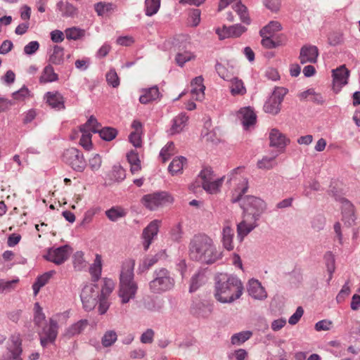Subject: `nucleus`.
<instances>
[{
	"instance_id": "obj_1",
	"label": "nucleus",
	"mask_w": 360,
	"mask_h": 360,
	"mask_svg": "<svg viewBox=\"0 0 360 360\" xmlns=\"http://www.w3.org/2000/svg\"><path fill=\"white\" fill-rule=\"evenodd\" d=\"M188 254L193 261L204 264H212L223 257L222 252L217 248L213 240L205 234L195 235L191 239Z\"/></svg>"
},
{
	"instance_id": "obj_2",
	"label": "nucleus",
	"mask_w": 360,
	"mask_h": 360,
	"mask_svg": "<svg viewBox=\"0 0 360 360\" xmlns=\"http://www.w3.org/2000/svg\"><path fill=\"white\" fill-rule=\"evenodd\" d=\"M243 220L237 225L238 237L242 240L258 224L257 221L266 208V202L261 198L248 195L243 200Z\"/></svg>"
},
{
	"instance_id": "obj_3",
	"label": "nucleus",
	"mask_w": 360,
	"mask_h": 360,
	"mask_svg": "<svg viewBox=\"0 0 360 360\" xmlns=\"http://www.w3.org/2000/svg\"><path fill=\"white\" fill-rule=\"evenodd\" d=\"M240 279L232 275L220 274L216 277L214 297L221 303H232L243 294Z\"/></svg>"
},
{
	"instance_id": "obj_4",
	"label": "nucleus",
	"mask_w": 360,
	"mask_h": 360,
	"mask_svg": "<svg viewBox=\"0 0 360 360\" xmlns=\"http://www.w3.org/2000/svg\"><path fill=\"white\" fill-rule=\"evenodd\" d=\"M134 267L133 261H127L122 266L118 291L122 304H127L134 300L138 290V285L134 280Z\"/></svg>"
},
{
	"instance_id": "obj_5",
	"label": "nucleus",
	"mask_w": 360,
	"mask_h": 360,
	"mask_svg": "<svg viewBox=\"0 0 360 360\" xmlns=\"http://www.w3.org/2000/svg\"><path fill=\"white\" fill-rule=\"evenodd\" d=\"M175 284L174 278L165 268L155 270L153 279L149 283V289L153 293L160 294L171 290Z\"/></svg>"
},
{
	"instance_id": "obj_6",
	"label": "nucleus",
	"mask_w": 360,
	"mask_h": 360,
	"mask_svg": "<svg viewBox=\"0 0 360 360\" xmlns=\"http://www.w3.org/2000/svg\"><path fill=\"white\" fill-rule=\"evenodd\" d=\"M70 312L65 311L60 314H57L55 319L51 318L49 320V327L43 329V333L40 338V342L43 347H45L49 343L54 342L58 335V321L66 320L69 318Z\"/></svg>"
},
{
	"instance_id": "obj_7",
	"label": "nucleus",
	"mask_w": 360,
	"mask_h": 360,
	"mask_svg": "<svg viewBox=\"0 0 360 360\" xmlns=\"http://www.w3.org/2000/svg\"><path fill=\"white\" fill-rule=\"evenodd\" d=\"M63 160L75 172H83L86 167L83 153L76 148L66 149L63 154Z\"/></svg>"
},
{
	"instance_id": "obj_8",
	"label": "nucleus",
	"mask_w": 360,
	"mask_h": 360,
	"mask_svg": "<svg viewBox=\"0 0 360 360\" xmlns=\"http://www.w3.org/2000/svg\"><path fill=\"white\" fill-rule=\"evenodd\" d=\"M98 127H101V124L93 115L89 118L85 124L80 126L79 131L82 136L79 144L86 150L91 149L92 146L91 132L97 133Z\"/></svg>"
},
{
	"instance_id": "obj_9",
	"label": "nucleus",
	"mask_w": 360,
	"mask_h": 360,
	"mask_svg": "<svg viewBox=\"0 0 360 360\" xmlns=\"http://www.w3.org/2000/svg\"><path fill=\"white\" fill-rule=\"evenodd\" d=\"M80 297L86 311L94 309L100 297L98 286L92 283L86 285L82 290Z\"/></svg>"
},
{
	"instance_id": "obj_10",
	"label": "nucleus",
	"mask_w": 360,
	"mask_h": 360,
	"mask_svg": "<svg viewBox=\"0 0 360 360\" xmlns=\"http://www.w3.org/2000/svg\"><path fill=\"white\" fill-rule=\"evenodd\" d=\"M72 249L68 245H65L57 248H50L44 257L56 265L63 264L70 257Z\"/></svg>"
},
{
	"instance_id": "obj_11",
	"label": "nucleus",
	"mask_w": 360,
	"mask_h": 360,
	"mask_svg": "<svg viewBox=\"0 0 360 360\" xmlns=\"http://www.w3.org/2000/svg\"><path fill=\"white\" fill-rule=\"evenodd\" d=\"M141 201L148 209L153 210L167 202H171L172 198L166 192H157L145 195Z\"/></svg>"
},
{
	"instance_id": "obj_12",
	"label": "nucleus",
	"mask_w": 360,
	"mask_h": 360,
	"mask_svg": "<svg viewBox=\"0 0 360 360\" xmlns=\"http://www.w3.org/2000/svg\"><path fill=\"white\" fill-rule=\"evenodd\" d=\"M10 342L1 360H22L20 357L22 350L20 335L18 334L13 335L10 338Z\"/></svg>"
},
{
	"instance_id": "obj_13",
	"label": "nucleus",
	"mask_w": 360,
	"mask_h": 360,
	"mask_svg": "<svg viewBox=\"0 0 360 360\" xmlns=\"http://www.w3.org/2000/svg\"><path fill=\"white\" fill-rule=\"evenodd\" d=\"M285 94L281 91H272L264 105V110L266 113L276 115L281 110V104L283 100Z\"/></svg>"
},
{
	"instance_id": "obj_14",
	"label": "nucleus",
	"mask_w": 360,
	"mask_h": 360,
	"mask_svg": "<svg viewBox=\"0 0 360 360\" xmlns=\"http://www.w3.org/2000/svg\"><path fill=\"white\" fill-rule=\"evenodd\" d=\"M319 49L316 46L304 45L300 51L299 60L300 63H315L319 56Z\"/></svg>"
},
{
	"instance_id": "obj_15",
	"label": "nucleus",
	"mask_w": 360,
	"mask_h": 360,
	"mask_svg": "<svg viewBox=\"0 0 360 360\" xmlns=\"http://www.w3.org/2000/svg\"><path fill=\"white\" fill-rule=\"evenodd\" d=\"M339 200L341 203L342 221L348 226H351L356 219L354 205L346 198H341Z\"/></svg>"
},
{
	"instance_id": "obj_16",
	"label": "nucleus",
	"mask_w": 360,
	"mask_h": 360,
	"mask_svg": "<svg viewBox=\"0 0 360 360\" xmlns=\"http://www.w3.org/2000/svg\"><path fill=\"white\" fill-rule=\"evenodd\" d=\"M269 145L284 151L286 146L290 143V139L277 129H272L269 133Z\"/></svg>"
},
{
	"instance_id": "obj_17",
	"label": "nucleus",
	"mask_w": 360,
	"mask_h": 360,
	"mask_svg": "<svg viewBox=\"0 0 360 360\" xmlns=\"http://www.w3.org/2000/svg\"><path fill=\"white\" fill-rule=\"evenodd\" d=\"M238 116L245 129L255 125L257 121V115L250 107L241 108Z\"/></svg>"
},
{
	"instance_id": "obj_18",
	"label": "nucleus",
	"mask_w": 360,
	"mask_h": 360,
	"mask_svg": "<svg viewBox=\"0 0 360 360\" xmlns=\"http://www.w3.org/2000/svg\"><path fill=\"white\" fill-rule=\"evenodd\" d=\"M159 229L158 221L154 220L151 221L143 231V245L145 250L149 248L153 238L158 234Z\"/></svg>"
},
{
	"instance_id": "obj_19",
	"label": "nucleus",
	"mask_w": 360,
	"mask_h": 360,
	"mask_svg": "<svg viewBox=\"0 0 360 360\" xmlns=\"http://www.w3.org/2000/svg\"><path fill=\"white\" fill-rule=\"evenodd\" d=\"M248 292L250 296L255 300H262L266 298L267 293L260 282L251 279L248 282Z\"/></svg>"
},
{
	"instance_id": "obj_20",
	"label": "nucleus",
	"mask_w": 360,
	"mask_h": 360,
	"mask_svg": "<svg viewBox=\"0 0 360 360\" xmlns=\"http://www.w3.org/2000/svg\"><path fill=\"white\" fill-rule=\"evenodd\" d=\"M185 44L179 45L175 56V61L180 67H183L186 62L195 60L196 57L193 53L185 50Z\"/></svg>"
},
{
	"instance_id": "obj_21",
	"label": "nucleus",
	"mask_w": 360,
	"mask_h": 360,
	"mask_svg": "<svg viewBox=\"0 0 360 360\" xmlns=\"http://www.w3.org/2000/svg\"><path fill=\"white\" fill-rule=\"evenodd\" d=\"M45 99L52 108L58 110L65 108L64 98L58 91H48Z\"/></svg>"
},
{
	"instance_id": "obj_22",
	"label": "nucleus",
	"mask_w": 360,
	"mask_h": 360,
	"mask_svg": "<svg viewBox=\"0 0 360 360\" xmlns=\"http://www.w3.org/2000/svg\"><path fill=\"white\" fill-rule=\"evenodd\" d=\"M333 86L336 88H342L347 83L349 71L344 66L333 71Z\"/></svg>"
},
{
	"instance_id": "obj_23",
	"label": "nucleus",
	"mask_w": 360,
	"mask_h": 360,
	"mask_svg": "<svg viewBox=\"0 0 360 360\" xmlns=\"http://www.w3.org/2000/svg\"><path fill=\"white\" fill-rule=\"evenodd\" d=\"M222 238H221V243L223 245V247L231 251L233 250L234 245L233 243V237H234V231L233 229L229 225H226L224 226L222 229Z\"/></svg>"
},
{
	"instance_id": "obj_24",
	"label": "nucleus",
	"mask_w": 360,
	"mask_h": 360,
	"mask_svg": "<svg viewBox=\"0 0 360 360\" xmlns=\"http://www.w3.org/2000/svg\"><path fill=\"white\" fill-rule=\"evenodd\" d=\"M88 325V320L81 319L68 327L66 329L64 335L70 338L75 335H79L84 330Z\"/></svg>"
},
{
	"instance_id": "obj_25",
	"label": "nucleus",
	"mask_w": 360,
	"mask_h": 360,
	"mask_svg": "<svg viewBox=\"0 0 360 360\" xmlns=\"http://www.w3.org/2000/svg\"><path fill=\"white\" fill-rule=\"evenodd\" d=\"M56 6L63 17H73L77 14V8L68 1H60Z\"/></svg>"
},
{
	"instance_id": "obj_26",
	"label": "nucleus",
	"mask_w": 360,
	"mask_h": 360,
	"mask_svg": "<svg viewBox=\"0 0 360 360\" xmlns=\"http://www.w3.org/2000/svg\"><path fill=\"white\" fill-rule=\"evenodd\" d=\"M193 312L198 317L207 318L212 314V308L203 302H198L193 307Z\"/></svg>"
},
{
	"instance_id": "obj_27",
	"label": "nucleus",
	"mask_w": 360,
	"mask_h": 360,
	"mask_svg": "<svg viewBox=\"0 0 360 360\" xmlns=\"http://www.w3.org/2000/svg\"><path fill=\"white\" fill-rule=\"evenodd\" d=\"M224 179L225 176H224L217 180H211L206 184H202V187L205 191L210 194L217 193L220 190V187L221 186Z\"/></svg>"
},
{
	"instance_id": "obj_28",
	"label": "nucleus",
	"mask_w": 360,
	"mask_h": 360,
	"mask_svg": "<svg viewBox=\"0 0 360 360\" xmlns=\"http://www.w3.org/2000/svg\"><path fill=\"white\" fill-rule=\"evenodd\" d=\"M54 273V271H51L44 274L43 275L39 276L37 278V281L32 285L34 295H37L38 294L39 291L40 290V288L44 286L48 283V281L52 277Z\"/></svg>"
},
{
	"instance_id": "obj_29",
	"label": "nucleus",
	"mask_w": 360,
	"mask_h": 360,
	"mask_svg": "<svg viewBox=\"0 0 360 360\" xmlns=\"http://www.w3.org/2000/svg\"><path fill=\"white\" fill-rule=\"evenodd\" d=\"M127 158L129 163L130 164V170L132 174H135L141 169V161L136 152L134 150H131L127 153Z\"/></svg>"
},
{
	"instance_id": "obj_30",
	"label": "nucleus",
	"mask_w": 360,
	"mask_h": 360,
	"mask_svg": "<svg viewBox=\"0 0 360 360\" xmlns=\"http://www.w3.org/2000/svg\"><path fill=\"white\" fill-rule=\"evenodd\" d=\"M89 271L92 276L93 281H97L101 277L102 271L101 257L99 255H96V259L91 266Z\"/></svg>"
},
{
	"instance_id": "obj_31",
	"label": "nucleus",
	"mask_w": 360,
	"mask_h": 360,
	"mask_svg": "<svg viewBox=\"0 0 360 360\" xmlns=\"http://www.w3.org/2000/svg\"><path fill=\"white\" fill-rule=\"evenodd\" d=\"M186 162V159L183 156L174 158L169 165L168 169L169 172H171L172 175L181 173Z\"/></svg>"
},
{
	"instance_id": "obj_32",
	"label": "nucleus",
	"mask_w": 360,
	"mask_h": 360,
	"mask_svg": "<svg viewBox=\"0 0 360 360\" xmlns=\"http://www.w3.org/2000/svg\"><path fill=\"white\" fill-rule=\"evenodd\" d=\"M64 60V49L63 48L55 46L53 49L52 53L49 56V61L55 65H60Z\"/></svg>"
},
{
	"instance_id": "obj_33",
	"label": "nucleus",
	"mask_w": 360,
	"mask_h": 360,
	"mask_svg": "<svg viewBox=\"0 0 360 360\" xmlns=\"http://www.w3.org/2000/svg\"><path fill=\"white\" fill-rule=\"evenodd\" d=\"M188 121V116L186 114L181 113L176 116L173 120V124L171 128L172 134L180 132L184 127Z\"/></svg>"
},
{
	"instance_id": "obj_34",
	"label": "nucleus",
	"mask_w": 360,
	"mask_h": 360,
	"mask_svg": "<svg viewBox=\"0 0 360 360\" xmlns=\"http://www.w3.org/2000/svg\"><path fill=\"white\" fill-rule=\"evenodd\" d=\"M252 335V333L250 330H245L235 333L231 338V344L234 345H240L249 340Z\"/></svg>"
},
{
	"instance_id": "obj_35",
	"label": "nucleus",
	"mask_w": 360,
	"mask_h": 360,
	"mask_svg": "<svg viewBox=\"0 0 360 360\" xmlns=\"http://www.w3.org/2000/svg\"><path fill=\"white\" fill-rule=\"evenodd\" d=\"M281 25L277 21H271L267 25L264 27L259 32L261 36L266 34L274 37L276 32L281 30Z\"/></svg>"
},
{
	"instance_id": "obj_36",
	"label": "nucleus",
	"mask_w": 360,
	"mask_h": 360,
	"mask_svg": "<svg viewBox=\"0 0 360 360\" xmlns=\"http://www.w3.org/2000/svg\"><path fill=\"white\" fill-rule=\"evenodd\" d=\"M97 133L99 134L100 137L102 139L107 141H110L116 137L117 134V131L116 129L113 127H106L100 129V127H98Z\"/></svg>"
},
{
	"instance_id": "obj_37",
	"label": "nucleus",
	"mask_w": 360,
	"mask_h": 360,
	"mask_svg": "<svg viewBox=\"0 0 360 360\" xmlns=\"http://www.w3.org/2000/svg\"><path fill=\"white\" fill-rule=\"evenodd\" d=\"M105 215L112 221H116L118 219L126 215L124 210L120 207H113L105 211Z\"/></svg>"
},
{
	"instance_id": "obj_38",
	"label": "nucleus",
	"mask_w": 360,
	"mask_h": 360,
	"mask_svg": "<svg viewBox=\"0 0 360 360\" xmlns=\"http://www.w3.org/2000/svg\"><path fill=\"white\" fill-rule=\"evenodd\" d=\"M57 77L53 68L51 65H47L44 68L39 80L41 83H46L55 81L57 79Z\"/></svg>"
},
{
	"instance_id": "obj_39",
	"label": "nucleus",
	"mask_w": 360,
	"mask_h": 360,
	"mask_svg": "<svg viewBox=\"0 0 360 360\" xmlns=\"http://www.w3.org/2000/svg\"><path fill=\"white\" fill-rule=\"evenodd\" d=\"M160 6V0H146V15L152 16L157 13Z\"/></svg>"
},
{
	"instance_id": "obj_40",
	"label": "nucleus",
	"mask_w": 360,
	"mask_h": 360,
	"mask_svg": "<svg viewBox=\"0 0 360 360\" xmlns=\"http://www.w3.org/2000/svg\"><path fill=\"white\" fill-rule=\"evenodd\" d=\"M160 91H144V94L139 97V101L142 104H148L158 101L160 98Z\"/></svg>"
},
{
	"instance_id": "obj_41",
	"label": "nucleus",
	"mask_w": 360,
	"mask_h": 360,
	"mask_svg": "<svg viewBox=\"0 0 360 360\" xmlns=\"http://www.w3.org/2000/svg\"><path fill=\"white\" fill-rule=\"evenodd\" d=\"M117 339V333L113 330H107L102 339H101V343L103 347H108L112 345Z\"/></svg>"
},
{
	"instance_id": "obj_42",
	"label": "nucleus",
	"mask_w": 360,
	"mask_h": 360,
	"mask_svg": "<svg viewBox=\"0 0 360 360\" xmlns=\"http://www.w3.org/2000/svg\"><path fill=\"white\" fill-rule=\"evenodd\" d=\"M68 39L77 40L84 36L85 31L80 28L72 27L65 30Z\"/></svg>"
},
{
	"instance_id": "obj_43",
	"label": "nucleus",
	"mask_w": 360,
	"mask_h": 360,
	"mask_svg": "<svg viewBox=\"0 0 360 360\" xmlns=\"http://www.w3.org/2000/svg\"><path fill=\"white\" fill-rule=\"evenodd\" d=\"M275 159L276 156L271 158L266 156L264 157L257 162V167L262 169H271L277 165Z\"/></svg>"
},
{
	"instance_id": "obj_44",
	"label": "nucleus",
	"mask_w": 360,
	"mask_h": 360,
	"mask_svg": "<svg viewBox=\"0 0 360 360\" xmlns=\"http://www.w3.org/2000/svg\"><path fill=\"white\" fill-rule=\"evenodd\" d=\"M233 8L240 16L241 21L246 24H250V20L247 13V8L244 5L238 3L233 6Z\"/></svg>"
},
{
	"instance_id": "obj_45",
	"label": "nucleus",
	"mask_w": 360,
	"mask_h": 360,
	"mask_svg": "<svg viewBox=\"0 0 360 360\" xmlns=\"http://www.w3.org/2000/svg\"><path fill=\"white\" fill-rule=\"evenodd\" d=\"M238 186L236 188V191L238 193V195L236 199L233 200V202L240 200L242 195L247 192L248 188V180L247 178L240 176Z\"/></svg>"
},
{
	"instance_id": "obj_46",
	"label": "nucleus",
	"mask_w": 360,
	"mask_h": 360,
	"mask_svg": "<svg viewBox=\"0 0 360 360\" xmlns=\"http://www.w3.org/2000/svg\"><path fill=\"white\" fill-rule=\"evenodd\" d=\"M106 81L108 84L112 88L118 87L120 84V79L116 72V71L113 69L110 70L106 73Z\"/></svg>"
},
{
	"instance_id": "obj_47",
	"label": "nucleus",
	"mask_w": 360,
	"mask_h": 360,
	"mask_svg": "<svg viewBox=\"0 0 360 360\" xmlns=\"http://www.w3.org/2000/svg\"><path fill=\"white\" fill-rule=\"evenodd\" d=\"M102 165V158L100 155L94 154L89 160V167L91 170L96 172L99 170Z\"/></svg>"
},
{
	"instance_id": "obj_48",
	"label": "nucleus",
	"mask_w": 360,
	"mask_h": 360,
	"mask_svg": "<svg viewBox=\"0 0 360 360\" xmlns=\"http://www.w3.org/2000/svg\"><path fill=\"white\" fill-rule=\"evenodd\" d=\"M174 153V144L173 142H169L165 147H164L160 153V156L162 159V162H165L169 156Z\"/></svg>"
},
{
	"instance_id": "obj_49",
	"label": "nucleus",
	"mask_w": 360,
	"mask_h": 360,
	"mask_svg": "<svg viewBox=\"0 0 360 360\" xmlns=\"http://www.w3.org/2000/svg\"><path fill=\"white\" fill-rule=\"evenodd\" d=\"M214 176V175L213 171L211 168L209 167L204 168L198 174V179L202 181V184H206L208 181L213 180Z\"/></svg>"
},
{
	"instance_id": "obj_50",
	"label": "nucleus",
	"mask_w": 360,
	"mask_h": 360,
	"mask_svg": "<svg viewBox=\"0 0 360 360\" xmlns=\"http://www.w3.org/2000/svg\"><path fill=\"white\" fill-rule=\"evenodd\" d=\"M45 320V315L42 312V309L38 302L34 304V321L37 326H40L41 323Z\"/></svg>"
},
{
	"instance_id": "obj_51",
	"label": "nucleus",
	"mask_w": 360,
	"mask_h": 360,
	"mask_svg": "<svg viewBox=\"0 0 360 360\" xmlns=\"http://www.w3.org/2000/svg\"><path fill=\"white\" fill-rule=\"evenodd\" d=\"M191 90H205L204 78L202 76H198L193 78L190 83Z\"/></svg>"
},
{
	"instance_id": "obj_52",
	"label": "nucleus",
	"mask_w": 360,
	"mask_h": 360,
	"mask_svg": "<svg viewBox=\"0 0 360 360\" xmlns=\"http://www.w3.org/2000/svg\"><path fill=\"white\" fill-rule=\"evenodd\" d=\"M325 259L326 262V266L328 269V271L330 274V276L333 274V273L335 271V258L331 252H328L326 253Z\"/></svg>"
},
{
	"instance_id": "obj_53",
	"label": "nucleus",
	"mask_w": 360,
	"mask_h": 360,
	"mask_svg": "<svg viewBox=\"0 0 360 360\" xmlns=\"http://www.w3.org/2000/svg\"><path fill=\"white\" fill-rule=\"evenodd\" d=\"M262 37V45L266 49H273L279 45L278 42L275 41L272 37L268 34L266 36H261Z\"/></svg>"
},
{
	"instance_id": "obj_54",
	"label": "nucleus",
	"mask_w": 360,
	"mask_h": 360,
	"mask_svg": "<svg viewBox=\"0 0 360 360\" xmlns=\"http://www.w3.org/2000/svg\"><path fill=\"white\" fill-rule=\"evenodd\" d=\"M114 288V283L111 279L105 278L104 284L101 290V296L105 297L109 295Z\"/></svg>"
},
{
	"instance_id": "obj_55",
	"label": "nucleus",
	"mask_w": 360,
	"mask_h": 360,
	"mask_svg": "<svg viewBox=\"0 0 360 360\" xmlns=\"http://www.w3.org/2000/svg\"><path fill=\"white\" fill-rule=\"evenodd\" d=\"M73 264L75 268H77L78 269H80L84 266V259L82 252L79 251L75 253L73 255Z\"/></svg>"
},
{
	"instance_id": "obj_56",
	"label": "nucleus",
	"mask_w": 360,
	"mask_h": 360,
	"mask_svg": "<svg viewBox=\"0 0 360 360\" xmlns=\"http://www.w3.org/2000/svg\"><path fill=\"white\" fill-rule=\"evenodd\" d=\"M216 34L219 36V39L231 37V26L226 27L224 25L222 27H218L215 30Z\"/></svg>"
},
{
	"instance_id": "obj_57",
	"label": "nucleus",
	"mask_w": 360,
	"mask_h": 360,
	"mask_svg": "<svg viewBox=\"0 0 360 360\" xmlns=\"http://www.w3.org/2000/svg\"><path fill=\"white\" fill-rule=\"evenodd\" d=\"M129 140L134 147L139 148L141 146V138L139 131L131 132L129 134Z\"/></svg>"
},
{
	"instance_id": "obj_58",
	"label": "nucleus",
	"mask_w": 360,
	"mask_h": 360,
	"mask_svg": "<svg viewBox=\"0 0 360 360\" xmlns=\"http://www.w3.org/2000/svg\"><path fill=\"white\" fill-rule=\"evenodd\" d=\"M247 28L245 26H243L239 24H236L231 26V37H239L242 35L245 32H246Z\"/></svg>"
},
{
	"instance_id": "obj_59",
	"label": "nucleus",
	"mask_w": 360,
	"mask_h": 360,
	"mask_svg": "<svg viewBox=\"0 0 360 360\" xmlns=\"http://www.w3.org/2000/svg\"><path fill=\"white\" fill-rule=\"evenodd\" d=\"M39 48V44L37 41H32L28 43L24 47V52L27 55H32Z\"/></svg>"
},
{
	"instance_id": "obj_60",
	"label": "nucleus",
	"mask_w": 360,
	"mask_h": 360,
	"mask_svg": "<svg viewBox=\"0 0 360 360\" xmlns=\"http://www.w3.org/2000/svg\"><path fill=\"white\" fill-rule=\"evenodd\" d=\"M332 325H333V322L331 321L324 319V320L319 321V322H317L316 323L315 329L317 331L328 330L331 328Z\"/></svg>"
},
{
	"instance_id": "obj_61",
	"label": "nucleus",
	"mask_w": 360,
	"mask_h": 360,
	"mask_svg": "<svg viewBox=\"0 0 360 360\" xmlns=\"http://www.w3.org/2000/svg\"><path fill=\"white\" fill-rule=\"evenodd\" d=\"M202 277L203 276L200 273L195 274L192 276L191 281L190 292H194L198 288L200 285V281H201Z\"/></svg>"
},
{
	"instance_id": "obj_62",
	"label": "nucleus",
	"mask_w": 360,
	"mask_h": 360,
	"mask_svg": "<svg viewBox=\"0 0 360 360\" xmlns=\"http://www.w3.org/2000/svg\"><path fill=\"white\" fill-rule=\"evenodd\" d=\"M154 331L152 329H147L141 336V342L143 344L152 343L153 341Z\"/></svg>"
},
{
	"instance_id": "obj_63",
	"label": "nucleus",
	"mask_w": 360,
	"mask_h": 360,
	"mask_svg": "<svg viewBox=\"0 0 360 360\" xmlns=\"http://www.w3.org/2000/svg\"><path fill=\"white\" fill-rule=\"evenodd\" d=\"M304 310L302 307H298L295 312L290 317L288 323L290 325L296 324L302 316Z\"/></svg>"
},
{
	"instance_id": "obj_64",
	"label": "nucleus",
	"mask_w": 360,
	"mask_h": 360,
	"mask_svg": "<svg viewBox=\"0 0 360 360\" xmlns=\"http://www.w3.org/2000/svg\"><path fill=\"white\" fill-rule=\"evenodd\" d=\"M111 8V4L99 2L95 5V10L98 15H104Z\"/></svg>"
}]
</instances>
